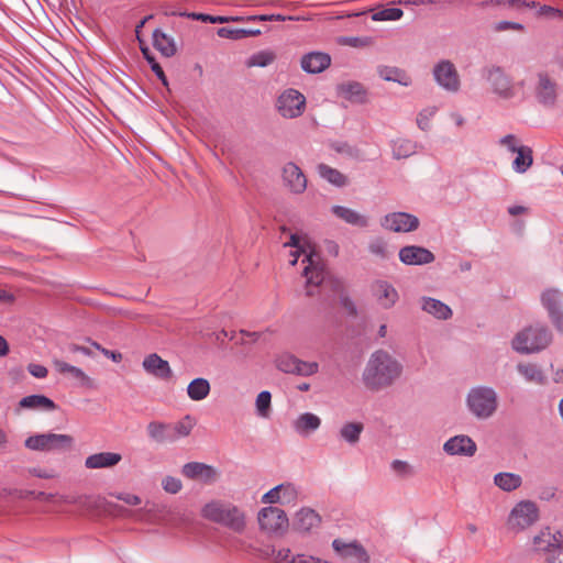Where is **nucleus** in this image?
Returning <instances> with one entry per match:
<instances>
[{
  "mask_svg": "<svg viewBox=\"0 0 563 563\" xmlns=\"http://www.w3.org/2000/svg\"><path fill=\"white\" fill-rule=\"evenodd\" d=\"M402 364L385 350L373 352L362 373V382L371 391L394 385L402 374Z\"/></svg>",
  "mask_w": 563,
  "mask_h": 563,
  "instance_id": "1",
  "label": "nucleus"
},
{
  "mask_svg": "<svg viewBox=\"0 0 563 563\" xmlns=\"http://www.w3.org/2000/svg\"><path fill=\"white\" fill-rule=\"evenodd\" d=\"M201 516L206 520L221 525L233 532L242 533L245 529V514L234 504L213 499L201 508Z\"/></svg>",
  "mask_w": 563,
  "mask_h": 563,
  "instance_id": "2",
  "label": "nucleus"
},
{
  "mask_svg": "<svg viewBox=\"0 0 563 563\" xmlns=\"http://www.w3.org/2000/svg\"><path fill=\"white\" fill-rule=\"evenodd\" d=\"M552 342V333L545 324L536 323L519 331L511 341V347L520 354L538 353Z\"/></svg>",
  "mask_w": 563,
  "mask_h": 563,
  "instance_id": "3",
  "label": "nucleus"
},
{
  "mask_svg": "<svg viewBox=\"0 0 563 563\" xmlns=\"http://www.w3.org/2000/svg\"><path fill=\"white\" fill-rule=\"evenodd\" d=\"M466 405L473 416L477 419L485 420L496 412L498 396L492 387H473L467 394Z\"/></svg>",
  "mask_w": 563,
  "mask_h": 563,
  "instance_id": "4",
  "label": "nucleus"
},
{
  "mask_svg": "<svg viewBox=\"0 0 563 563\" xmlns=\"http://www.w3.org/2000/svg\"><path fill=\"white\" fill-rule=\"evenodd\" d=\"M302 263H307L303 268V276L307 279V296H313L314 291L312 288L323 286L328 280L329 273L325 271L320 255L314 250L305 254Z\"/></svg>",
  "mask_w": 563,
  "mask_h": 563,
  "instance_id": "5",
  "label": "nucleus"
},
{
  "mask_svg": "<svg viewBox=\"0 0 563 563\" xmlns=\"http://www.w3.org/2000/svg\"><path fill=\"white\" fill-rule=\"evenodd\" d=\"M484 77L488 81L492 91L504 100L514 99L517 90L512 78L499 66H490L484 69Z\"/></svg>",
  "mask_w": 563,
  "mask_h": 563,
  "instance_id": "6",
  "label": "nucleus"
},
{
  "mask_svg": "<svg viewBox=\"0 0 563 563\" xmlns=\"http://www.w3.org/2000/svg\"><path fill=\"white\" fill-rule=\"evenodd\" d=\"M74 443L73 437L58 433H42L29 437L24 445L33 451H57L69 449Z\"/></svg>",
  "mask_w": 563,
  "mask_h": 563,
  "instance_id": "7",
  "label": "nucleus"
},
{
  "mask_svg": "<svg viewBox=\"0 0 563 563\" xmlns=\"http://www.w3.org/2000/svg\"><path fill=\"white\" fill-rule=\"evenodd\" d=\"M533 93L540 106L545 109H553L558 101V82L547 71H539L536 75Z\"/></svg>",
  "mask_w": 563,
  "mask_h": 563,
  "instance_id": "8",
  "label": "nucleus"
},
{
  "mask_svg": "<svg viewBox=\"0 0 563 563\" xmlns=\"http://www.w3.org/2000/svg\"><path fill=\"white\" fill-rule=\"evenodd\" d=\"M260 528L267 534H283L288 528L286 512L274 506L264 507L257 516Z\"/></svg>",
  "mask_w": 563,
  "mask_h": 563,
  "instance_id": "9",
  "label": "nucleus"
},
{
  "mask_svg": "<svg viewBox=\"0 0 563 563\" xmlns=\"http://www.w3.org/2000/svg\"><path fill=\"white\" fill-rule=\"evenodd\" d=\"M276 107L282 117L294 119L302 114L306 108V98L298 90L289 88L280 93Z\"/></svg>",
  "mask_w": 563,
  "mask_h": 563,
  "instance_id": "10",
  "label": "nucleus"
},
{
  "mask_svg": "<svg viewBox=\"0 0 563 563\" xmlns=\"http://www.w3.org/2000/svg\"><path fill=\"white\" fill-rule=\"evenodd\" d=\"M541 302L555 329L563 333V291L550 288L542 292Z\"/></svg>",
  "mask_w": 563,
  "mask_h": 563,
  "instance_id": "11",
  "label": "nucleus"
},
{
  "mask_svg": "<svg viewBox=\"0 0 563 563\" xmlns=\"http://www.w3.org/2000/svg\"><path fill=\"white\" fill-rule=\"evenodd\" d=\"M539 518V509L536 503L522 500L511 510L508 523L511 528L523 530L533 525Z\"/></svg>",
  "mask_w": 563,
  "mask_h": 563,
  "instance_id": "12",
  "label": "nucleus"
},
{
  "mask_svg": "<svg viewBox=\"0 0 563 563\" xmlns=\"http://www.w3.org/2000/svg\"><path fill=\"white\" fill-rule=\"evenodd\" d=\"M380 225L385 230L396 233H408L416 231L419 225V219L408 212H390L380 219Z\"/></svg>",
  "mask_w": 563,
  "mask_h": 563,
  "instance_id": "13",
  "label": "nucleus"
},
{
  "mask_svg": "<svg viewBox=\"0 0 563 563\" xmlns=\"http://www.w3.org/2000/svg\"><path fill=\"white\" fill-rule=\"evenodd\" d=\"M433 76L440 87L450 92H456L460 89V76L453 63L441 60L433 68Z\"/></svg>",
  "mask_w": 563,
  "mask_h": 563,
  "instance_id": "14",
  "label": "nucleus"
},
{
  "mask_svg": "<svg viewBox=\"0 0 563 563\" xmlns=\"http://www.w3.org/2000/svg\"><path fill=\"white\" fill-rule=\"evenodd\" d=\"M333 550L340 555L343 563H368V555L365 549L357 542H344L335 539L332 542Z\"/></svg>",
  "mask_w": 563,
  "mask_h": 563,
  "instance_id": "15",
  "label": "nucleus"
},
{
  "mask_svg": "<svg viewBox=\"0 0 563 563\" xmlns=\"http://www.w3.org/2000/svg\"><path fill=\"white\" fill-rule=\"evenodd\" d=\"M399 261L409 266H420L434 262V254L419 245H406L399 250Z\"/></svg>",
  "mask_w": 563,
  "mask_h": 563,
  "instance_id": "16",
  "label": "nucleus"
},
{
  "mask_svg": "<svg viewBox=\"0 0 563 563\" xmlns=\"http://www.w3.org/2000/svg\"><path fill=\"white\" fill-rule=\"evenodd\" d=\"M284 185L296 195L302 194L307 188V177L302 169L295 163L289 162L283 167Z\"/></svg>",
  "mask_w": 563,
  "mask_h": 563,
  "instance_id": "17",
  "label": "nucleus"
},
{
  "mask_svg": "<svg viewBox=\"0 0 563 563\" xmlns=\"http://www.w3.org/2000/svg\"><path fill=\"white\" fill-rule=\"evenodd\" d=\"M143 369L151 376L169 380L173 377V371L169 363L163 360L157 353H151L142 362Z\"/></svg>",
  "mask_w": 563,
  "mask_h": 563,
  "instance_id": "18",
  "label": "nucleus"
},
{
  "mask_svg": "<svg viewBox=\"0 0 563 563\" xmlns=\"http://www.w3.org/2000/svg\"><path fill=\"white\" fill-rule=\"evenodd\" d=\"M372 291L377 302L384 309L393 308L399 299L397 289L387 280H375L372 285Z\"/></svg>",
  "mask_w": 563,
  "mask_h": 563,
  "instance_id": "19",
  "label": "nucleus"
},
{
  "mask_svg": "<svg viewBox=\"0 0 563 563\" xmlns=\"http://www.w3.org/2000/svg\"><path fill=\"white\" fill-rule=\"evenodd\" d=\"M449 455L473 456L476 453V443L468 435H455L450 438L443 445Z\"/></svg>",
  "mask_w": 563,
  "mask_h": 563,
  "instance_id": "20",
  "label": "nucleus"
},
{
  "mask_svg": "<svg viewBox=\"0 0 563 563\" xmlns=\"http://www.w3.org/2000/svg\"><path fill=\"white\" fill-rule=\"evenodd\" d=\"M181 473L190 479H200L206 484H211L217 478V471L205 463L189 462L183 466Z\"/></svg>",
  "mask_w": 563,
  "mask_h": 563,
  "instance_id": "21",
  "label": "nucleus"
},
{
  "mask_svg": "<svg viewBox=\"0 0 563 563\" xmlns=\"http://www.w3.org/2000/svg\"><path fill=\"white\" fill-rule=\"evenodd\" d=\"M560 538V532L553 533L550 528H545L541 530L539 534L534 536L532 550L538 553H544L547 558L550 553H553L554 547L558 545Z\"/></svg>",
  "mask_w": 563,
  "mask_h": 563,
  "instance_id": "22",
  "label": "nucleus"
},
{
  "mask_svg": "<svg viewBox=\"0 0 563 563\" xmlns=\"http://www.w3.org/2000/svg\"><path fill=\"white\" fill-rule=\"evenodd\" d=\"M331 58L325 53L311 52L302 56L301 68L309 74H319L330 66Z\"/></svg>",
  "mask_w": 563,
  "mask_h": 563,
  "instance_id": "23",
  "label": "nucleus"
},
{
  "mask_svg": "<svg viewBox=\"0 0 563 563\" xmlns=\"http://www.w3.org/2000/svg\"><path fill=\"white\" fill-rule=\"evenodd\" d=\"M420 308L422 311L433 316L439 320H448L452 317L451 308L441 300L432 297H421Z\"/></svg>",
  "mask_w": 563,
  "mask_h": 563,
  "instance_id": "24",
  "label": "nucleus"
},
{
  "mask_svg": "<svg viewBox=\"0 0 563 563\" xmlns=\"http://www.w3.org/2000/svg\"><path fill=\"white\" fill-rule=\"evenodd\" d=\"M121 460L122 456L119 453L100 452L86 457L85 466L89 470L108 468L115 466Z\"/></svg>",
  "mask_w": 563,
  "mask_h": 563,
  "instance_id": "25",
  "label": "nucleus"
},
{
  "mask_svg": "<svg viewBox=\"0 0 563 563\" xmlns=\"http://www.w3.org/2000/svg\"><path fill=\"white\" fill-rule=\"evenodd\" d=\"M331 212L347 224L358 227V228L368 227L369 220H368L367 216L362 214V213H360L353 209H350L347 207L333 206L331 208Z\"/></svg>",
  "mask_w": 563,
  "mask_h": 563,
  "instance_id": "26",
  "label": "nucleus"
},
{
  "mask_svg": "<svg viewBox=\"0 0 563 563\" xmlns=\"http://www.w3.org/2000/svg\"><path fill=\"white\" fill-rule=\"evenodd\" d=\"M320 426L321 419L311 412L301 413L292 423L295 431L302 437H307L317 431Z\"/></svg>",
  "mask_w": 563,
  "mask_h": 563,
  "instance_id": "27",
  "label": "nucleus"
},
{
  "mask_svg": "<svg viewBox=\"0 0 563 563\" xmlns=\"http://www.w3.org/2000/svg\"><path fill=\"white\" fill-rule=\"evenodd\" d=\"M321 518L311 508H302L296 515L295 528L300 532H309L320 525Z\"/></svg>",
  "mask_w": 563,
  "mask_h": 563,
  "instance_id": "28",
  "label": "nucleus"
},
{
  "mask_svg": "<svg viewBox=\"0 0 563 563\" xmlns=\"http://www.w3.org/2000/svg\"><path fill=\"white\" fill-rule=\"evenodd\" d=\"M153 45L165 57L174 56L177 51L174 38L159 29L153 31Z\"/></svg>",
  "mask_w": 563,
  "mask_h": 563,
  "instance_id": "29",
  "label": "nucleus"
},
{
  "mask_svg": "<svg viewBox=\"0 0 563 563\" xmlns=\"http://www.w3.org/2000/svg\"><path fill=\"white\" fill-rule=\"evenodd\" d=\"M150 439L157 443L173 442L170 423L151 421L146 427Z\"/></svg>",
  "mask_w": 563,
  "mask_h": 563,
  "instance_id": "30",
  "label": "nucleus"
},
{
  "mask_svg": "<svg viewBox=\"0 0 563 563\" xmlns=\"http://www.w3.org/2000/svg\"><path fill=\"white\" fill-rule=\"evenodd\" d=\"M516 368L527 383H534L538 385L547 384V376L537 364L519 363Z\"/></svg>",
  "mask_w": 563,
  "mask_h": 563,
  "instance_id": "31",
  "label": "nucleus"
},
{
  "mask_svg": "<svg viewBox=\"0 0 563 563\" xmlns=\"http://www.w3.org/2000/svg\"><path fill=\"white\" fill-rule=\"evenodd\" d=\"M377 71L379 77L386 81L398 82L405 87H408L411 84V78L408 76V74L398 67L379 66Z\"/></svg>",
  "mask_w": 563,
  "mask_h": 563,
  "instance_id": "32",
  "label": "nucleus"
},
{
  "mask_svg": "<svg viewBox=\"0 0 563 563\" xmlns=\"http://www.w3.org/2000/svg\"><path fill=\"white\" fill-rule=\"evenodd\" d=\"M418 150V143L409 140L399 137L391 141L393 157L395 159L407 158L416 154Z\"/></svg>",
  "mask_w": 563,
  "mask_h": 563,
  "instance_id": "33",
  "label": "nucleus"
},
{
  "mask_svg": "<svg viewBox=\"0 0 563 563\" xmlns=\"http://www.w3.org/2000/svg\"><path fill=\"white\" fill-rule=\"evenodd\" d=\"M211 390L208 379L198 377L192 379L187 386V395L194 401L206 399Z\"/></svg>",
  "mask_w": 563,
  "mask_h": 563,
  "instance_id": "34",
  "label": "nucleus"
},
{
  "mask_svg": "<svg viewBox=\"0 0 563 563\" xmlns=\"http://www.w3.org/2000/svg\"><path fill=\"white\" fill-rule=\"evenodd\" d=\"M19 406L23 409H43V410H54L56 408L55 402L44 395H30L23 397Z\"/></svg>",
  "mask_w": 563,
  "mask_h": 563,
  "instance_id": "35",
  "label": "nucleus"
},
{
  "mask_svg": "<svg viewBox=\"0 0 563 563\" xmlns=\"http://www.w3.org/2000/svg\"><path fill=\"white\" fill-rule=\"evenodd\" d=\"M317 170L321 178L325 179L328 183L335 187H345L349 183L345 175L327 164H319L317 166Z\"/></svg>",
  "mask_w": 563,
  "mask_h": 563,
  "instance_id": "36",
  "label": "nucleus"
},
{
  "mask_svg": "<svg viewBox=\"0 0 563 563\" xmlns=\"http://www.w3.org/2000/svg\"><path fill=\"white\" fill-rule=\"evenodd\" d=\"M364 430L362 422H346L339 430V437L342 441L350 445H355L361 439V434Z\"/></svg>",
  "mask_w": 563,
  "mask_h": 563,
  "instance_id": "37",
  "label": "nucleus"
},
{
  "mask_svg": "<svg viewBox=\"0 0 563 563\" xmlns=\"http://www.w3.org/2000/svg\"><path fill=\"white\" fill-rule=\"evenodd\" d=\"M494 483L504 492H512L521 486L522 478L515 473L501 472L494 476Z\"/></svg>",
  "mask_w": 563,
  "mask_h": 563,
  "instance_id": "38",
  "label": "nucleus"
},
{
  "mask_svg": "<svg viewBox=\"0 0 563 563\" xmlns=\"http://www.w3.org/2000/svg\"><path fill=\"white\" fill-rule=\"evenodd\" d=\"M218 36L229 40H242L250 36H257L261 34L260 29H240L231 26H222L217 30Z\"/></svg>",
  "mask_w": 563,
  "mask_h": 563,
  "instance_id": "39",
  "label": "nucleus"
},
{
  "mask_svg": "<svg viewBox=\"0 0 563 563\" xmlns=\"http://www.w3.org/2000/svg\"><path fill=\"white\" fill-rule=\"evenodd\" d=\"M517 157L512 162V168L516 173H526L533 163L532 150L529 146L520 145L517 150Z\"/></svg>",
  "mask_w": 563,
  "mask_h": 563,
  "instance_id": "40",
  "label": "nucleus"
},
{
  "mask_svg": "<svg viewBox=\"0 0 563 563\" xmlns=\"http://www.w3.org/2000/svg\"><path fill=\"white\" fill-rule=\"evenodd\" d=\"M195 424L196 420L190 415H186L181 420L177 421L176 423H170L173 442L177 441L180 438L188 437L191 433Z\"/></svg>",
  "mask_w": 563,
  "mask_h": 563,
  "instance_id": "41",
  "label": "nucleus"
},
{
  "mask_svg": "<svg viewBox=\"0 0 563 563\" xmlns=\"http://www.w3.org/2000/svg\"><path fill=\"white\" fill-rule=\"evenodd\" d=\"M341 93L352 101L363 102L365 99L366 91L362 84L357 81H351L342 84L340 86Z\"/></svg>",
  "mask_w": 563,
  "mask_h": 563,
  "instance_id": "42",
  "label": "nucleus"
},
{
  "mask_svg": "<svg viewBox=\"0 0 563 563\" xmlns=\"http://www.w3.org/2000/svg\"><path fill=\"white\" fill-rule=\"evenodd\" d=\"M276 58L275 53L272 51H260L246 60L247 67H266L271 65Z\"/></svg>",
  "mask_w": 563,
  "mask_h": 563,
  "instance_id": "43",
  "label": "nucleus"
},
{
  "mask_svg": "<svg viewBox=\"0 0 563 563\" xmlns=\"http://www.w3.org/2000/svg\"><path fill=\"white\" fill-rule=\"evenodd\" d=\"M55 368L62 374H68L77 380L81 383H86L89 380V377L84 373V371L79 367L70 365L64 361H55Z\"/></svg>",
  "mask_w": 563,
  "mask_h": 563,
  "instance_id": "44",
  "label": "nucleus"
},
{
  "mask_svg": "<svg viewBox=\"0 0 563 563\" xmlns=\"http://www.w3.org/2000/svg\"><path fill=\"white\" fill-rule=\"evenodd\" d=\"M271 404H272V395L267 390L261 391L255 401L256 412L262 418H268L271 416Z\"/></svg>",
  "mask_w": 563,
  "mask_h": 563,
  "instance_id": "45",
  "label": "nucleus"
},
{
  "mask_svg": "<svg viewBox=\"0 0 563 563\" xmlns=\"http://www.w3.org/2000/svg\"><path fill=\"white\" fill-rule=\"evenodd\" d=\"M141 51H142L144 58L151 66V69L153 70V73L162 81V84L167 87L168 86L167 77H166L163 68L161 67V65L156 62V59H155L154 55L152 54V52L150 51V48L141 47Z\"/></svg>",
  "mask_w": 563,
  "mask_h": 563,
  "instance_id": "46",
  "label": "nucleus"
},
{
  "mask_svg": "<svg viewBox=\"0 0 563 563\" xmlns=\"http://www.w3.org/2000/svg\"><path fill=\"white\" fill-rule=\"evenodd\" d=\"M404 15L399 8H385L372 14L373 21H397Z\"/></svg>",
  "mask_w": 563,
  "mask_h": 563,
  "instance_id": "47",
  "label": "nucleus"
},
{
  "mask_svg": "<svg viewBox=\"0 0 563 563\" xmlns=\"http://www.w3.org/2000/svg\"><path fill=\"white\" fill-rule=\"evenodd\" d=\"M368 251L382 260H387L389 257L387 242L382 238H375L371 240L368 244Z\"/></svg>",
  "mask_w": 563,
  "mask_h": 563,
  "instance_id": "48",
  "label": "nucleus"
},
{
  "mask_svg": "<svg viewBox=\"0 0 563 563\" xmlns=\"http://www.w3.org/2000/svg\"><path fill=\"white\" fill-rule=\"evenodd\" d=\"M435 112L437 108L434 107L421 110L417 117V125L419 129L428 131L430 129V121L434 117Z\"/></svg>",
  "mask_w": 563,
  "mask_h": 563,
  "instance_id": "49",
  "label": "nucleus"
},
{
  "mask_svg": "<svg viewBox=\"0 0 563 563\" xmlns=\"http://www.w3.org/2000/svg\"><path fill=\"white\" fill-rule=\"evenodd\" d=\"M318 368L319 366L316 362H305L297 358L295 374L300 376H310L316 374Z\"/></svg>",
  "mask_w": 563,
  "mask_h": 563,
  "instance_id": "50",
  "label": "nucleus"
},
{
  "mask_svg": "<svg viewBox=\"0 0 563 563\" xmlns=\"http://www.w3.org/2000/svg\"><path fill=\"white\" fill-rule=\"evenodd\" d=\"M297 357L294 355H283L277 360V367L284 373L295 374Z\"/></svg>",
  "mask_w": 563,
  "mask_h": 563,
  "instance_id": "51",
  "label": "nucleus"
},
{
  "mask_svg": "<svg viewBox=\"0 0 563 563\" xmlns=\"http://www.w3.org/2000/svg\"><path fill=\"white\" fill-rule=\"evenodd\" d=\"M188 18L197 21L208 22V23H228V19L225 15H211L206 13H188L186 14Z\"/></svg>",
  "mask_w": 563,
  "mask_h": 563,
  "instance_id": "52",
  "label": "nucleus"
},
{
  "mask_svg": "<svg viewBox=\"0 0 563 563\" xmlns=\"http://www.w3.org/2000/svg\"><path fill=\"white\" fill-rule=\"evenodd\" d=\"M280 504H292L297 499V490L291 484H280Z\"/></svg>",
  "mask_w": 563,
  "mask_h": 563,
  "instance_id": "53",
  "label": "nucleus"
},
{
  "mask_svg": "<svg viewBox=\"0 0 563 563\" xmlns=\"http://www.w3.org/2000/svg\"><path fill=\"white\" fill-rule=\"evenodd\" d=\"M391 470L399 476L408 477L413 474L412 466L406 461L394 460L390 464Z\"/></svg>",
  "mask_w": 563,
  "mask_h": 563,
  "instance_id": "54",
  "label": "nucleus"
},
{
  "mask_svg": "<svg viewBox=\"0 0 563 563\" xmlns=\"http://www.w3.org/2000/svg\"><path fill=\"white\" fill-rule=\"evenodd\" d=\"M162 486L166 493L177 494L183 488L181 481L174 476H166L162 481Z\"/></svg>",
  "mask_w": 563,
  "mask_h": 563,
  "instance_id": "55",
  "label": "nucleus"
},
{
  "mask_svg": "<svg viewBox=\"0 0 563 563\" xmlns=\"http://www.w3.org/2000/svg\"><path fill=\"white\" fill-rule=\"evenodd\" d=\"M493 29L496 32H504L508 30L522 32L525 30V25L518 22L499 21L494 24Z\"/></svg>",
  "mask_w": 563,
  "mask_h": 563,
  "instance_id": "56",
  "label": "nucleus"
},
{
  "mask_svg": "<svg viewBox=\"0 0 563 563\" xmlns=\"http://www.w3.org/2000/svg\"><path fill=\"white\" fill-rule=\"evenodd\" d=\"M495 3L515 11H522L528 7L526 0H495Z\"/></svg>",
  "mask_w": 563,
  "mask_h": 563,
  "instance_id": "57",
  "label": "nucleus"
},
{
  "mask_svg": "<svg viewBox=\"0 0 563 563\" xmlns=\"http://www.w3.org/2000/svg\"><path fill=\"white\" fill-rule=\"evenodd\" d=\"M285 246L298 249L296 252L292 253L294 258L290 261L291 265H295L297 263L300 253H306V251L302 250L300 246V238L298 236V234H291L289 242L285 243Z\"/></svg>",
  "mask_w": 563,
  "mask_h": 563,
  "instance_id": "58",
  "label": "nucleus"
},
{
  "mask_svg": "<svg viewBox=\"0 0 563 563\" xmlns=\"http://www.w3.org/2000/svg\"><path fill=\"white\" fill-rule=\"evenodd\" d=\"M280 488L282 486H276L274 488H272L271 490H268L267 493H265L262 497V501L265 503V504H277V503H280L282 498H280Z\"/></svg>",
  "mask_w": 563,
  "mask_h": 563,
  "instance_id": "59",
  "label": "nucleus"
},
{
  "mask_svg": "<svg viewBox=\"0 0 563 563\" xmlns=\"http://www.w3.org/2000/svg\"><path fill=\"white\" fill-rule=\"evenodd\" d=\"M548 563H563V540L559 539L558 545L554 547L553 553L547 556Z\"/></svg>",
  "mask_w": 563,
  "mask_h": 563,
  "instance_id": "60",
  "label": "nucleus"
},
{
  "mask_svg": "<svg viewBox=\"0 0 563 563\" xmlns=\"http://www.w3.org/2000/svg\"><path fill=\"white\" fill-rule=\"evenodd\" d=\"M499 144L506 146L511 153H516L520 148L517 144V137L514 134H507L499 140Z\"/></svg>",
  "mask_w": 563,
  "mask_h": 563,
  "instance_id": "61",
  "label": "nucleus"
},
{
  "mask_svg": "<svg viewBox=\"0 0 563 563\" xmlns=\"http://www.w3.org/2000/svg\"><path fill=\"white\" fill-rule=\"evenodd\" d=\"M340 303L341 306L344 308V310L351 314V316H356L357 313V309H356V306L355 303L353 302V300L346 296V295H341L340 297Z\"/></svg>",
  "mask_w": 563,
  "mask_h": 563,
  "instance_id": "62",
  "label": "nucleus"
},
{
  "mask_svg": "<svg viewBox=\"0 0 563 563\" xmlns=\"http://www.w3.org/2000/svg\"><path fill=\"white\" fill-rule=\"evenodd\" d=\"M27 371L32 376L36 378H45L48 374L47 368L41 364L32 363L27 366Z\"/></svg>",
  "mask_w": 563,
  "mask_h": 563,
  "instance_id": "63",
  "label": "nucleus"
},
{
  "mask_svg": "<svg viewBox=\"0 0 563 563\" xmlns=\"http://www.w3.org/2000/svg\"><path fill=\"white\" fill-rule=\"evenodd\" d=\"M539 13L541 15H550V16H563V11L551 5H542L540 7Z\"/></svg>",
  "mask_w": 563,
  "mask_h": 563,
  "instance_id": "64",
  "label": "nucleus"
}]
</instances>
